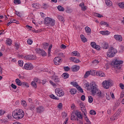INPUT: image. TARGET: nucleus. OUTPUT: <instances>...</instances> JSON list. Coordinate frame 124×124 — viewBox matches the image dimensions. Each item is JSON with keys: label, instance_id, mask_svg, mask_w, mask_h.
Instances as JSON below:
<instances>
[{"label": "nucleus", "instance_id": "f257e3e1", "mask_svg": "<svg viewBox=\"0 0 124 124\" xmlns=\"http://www.w3.org/2000/svg\"><path fill=\"white\" fill-rule=\"evenodd\" d=\"M85 87L88 90H91L92 95H97L98 97L101 96V91L98 89L97 85H96L95 82H92L90 84L86 83Z\"/></svg>", "mask_w": 124, "mask_h": 124}, {"label": "nucleus", "instance_id": "f03ea898", "mask_svg": "<svg viewBox=\"0 0 124 124\" xmlns=\"http://www.w3.org/2000/svg\"><path fill=\"white\" fill-rule=\"evenodd\" d=\"M12 116L14 119H16V120H21V119L24 118L25 113L23 110L19 109L13 112Z\"/></svg>", "mask_w": 124, "mask_h": 124}, {"label": "nucleus", "instance_id": "7ed1b4c3", "mask_svg": "<svg viewBox=\"0 0 124 124\" xmlns=\"http://www.w3.org/2000/svg\"><path fill=\"white\" fill-rule=\"evenodd\" d=\"M123 63H124L123 61H119L118 59H115L112 62V64L115 68L116 72L118 73L121 71V67L119 66H120V64H123Z\"/></svg>", "mask_w": 124, "mask_h": 124}, {"label": "nucleus", "instance_id": "20e7f679", "mask_svg": "<svg viewBox=\"0 0 124 124\" xmlns=\"http://www.w3.org/2000/svg\"><path fill=\"white\" fill-rule=\"evenodd\" d=\"M55 20L50 17H46L44 20V24L48 27H53V26H55Z\"/></svg>", "mask_w": 124, "mask_h": 124}, {"label": "nucleus", "instance_id": "39448f33", "mask_svg": "<svg viewBox=\"0 0 124 124\" xmlns=\"http://www.w3.org/2000/svg\"><path fill=\"white\" fill-rule=\"evenodd\" d=\"M117 51L116 48H114L113 47H111L107 53V57L108 58H113L115 57V55L117 54Z\"/></svg>", "mask_w": 124, "mask_h": 124}, {"label": "nucleus", "instance_id": "423d86ee", "mask_svg": "<svg viewBox=\"0 0 124 124\" xmlns=\"http://www.w3.org/2000/svg\"><path fill=\"white\" fill-rule=\"evenodd\" d=\"M103 86L105 89H106L107 90H108L109 89V87H111V86H113V81L111 80H105L102 83Z\"/></svg>", "mask_w": 124, "mask_h": 124}, {"label": "nucleus", "instance_id": "0eeeda50", "mask_svg": "<svg viewBox=\"0 0 124 124\" xmlns=\"http://www.w3.org/2000/svg\"><path fill=\"white\" fill-rule=\"evenodd\" d=\"M35 51L37 54L41 55V56H42V57H46V56H47V53L43 49H41L40 48H36Z\"/></svg>", "mask_w": 124, "mask_h": 124}, {"label": "nucleus", "instance_id": "6e6552de", "mask_svg": "<svg viewBox=\"0 0 124 124\" xmlns=\"http://www.w3.org/2000/svg\"><path fill=\"white\" fill-rule=\"evenodd\" d=\"M56 94L58 96H63L64 95V92L61 91V88H57L55 89Z\"/></svg>", "mask_w": 124, "mask_h": 124}, {"label": "nucleus", "instance_id": "1a4fd4ad", "mask_svg": "<svg viewBox=\"0 0 124 124\" xmlns=\"http://www.w3.org/2000/svg\"><path fill=\"white\" fill-rule=\"evenodd\" d=\"M53 62H54V64H55L56 65H60L62 61L60 57H57L54 59Z\"/></svg>", "mask_w": 124, "mask_h": 124}, {"label": "nucleus", "instance_id": "9d476101", "mask_svg": "<svg viewBox=\"0 0 124 124\" xmlns=\"http://www.w3.org/2000/svg\"><path fill=\"white\" fill-rule=\"evenodd\" d=\"M24 68L27 70H31L33 68V65L31 63H26L24 66Z\"/></svg>", "mask_w": 124, "mask_h": 124}, {"label": "nucleus", "instance_id": "9b49d317", "mask_svg": "<svg viewBox=\"0 0 124 124\" xmlns=\"http://www.w3.org/2000/svg\"><path fill=\"white\" fill-rule=\"evenodd\" d=\"M114 38L116 40H117V41H119V42L123 41V37L121 35H114Z\"/></svg>", "mask_w": 124, "mask_h": 124}, {"label": "nucleus", "instance_id": "f8f14e48", "mask_svg": "<svg viewBox=\"0 0 124 124\" xmlns=\"http://www.w3.org/2000/svg\"><path fill=\"white\" fill-rule=\"evenodd\" d=\"M25 60H28V61H31V60H35V57L33 55H27L24 57Z\"/></svg>", "mask_w": 124, "mask_h": 124}, {"label": "nucleus", "instance_id": "ddd939ff", "mask_svg": "<svg viewBox=\"0 0 124 124\" xmlns=\"http://www.w3.org/2000/svg\"><path fill=\"white\" fill-rule=\"evenodd\" d=\"M36 110L37 113H42V112H44V107L43 106H39L37 108H36Z\"/></svg>", "mask_w": 124, "mask_h": 124}, {"label": "nucleus", "instance_id": "4468645a", "mask_svg": "<svg viewBox=\"0 0 124 124\" xmlns=\"http://www.w3.org/2000/svg\"><path fill=\"white\" fill-rule=\"evenodd\" d=\"M70 61H71L73 62H75V63H78L80 62V60L78 59L75 57H70Z\"/></svg>", "mask_w": 124, "mask_h": 124}, {"label": "nucleus", "instance_id": "2eb2a0df", "mask_svg": "<svg viewBox=\"0 0 124 124\" xmlns=\"http://www.w3.org/2000/svg\"><path fill=\"white\" fill-rule=\"evenodd\" d=\"M71 69L72 70V71H73L74 72H76V71H78V70L80 69V67H79V66L75 65L71 67Z\"/></svg>", "mask_w": 124, "mask_h": 124}, {"label": "nucleus", "instance_id": "dca6fc26", "mask_svg": "<svg viewBox=\"0 0 124 124\" xmlns=\"http://www.w3.org/2000/svg\"><path fill=\"white\" fill-rule=\"evenodd\" d=\"M75 115L77 116V117H78V119H80L81 120L83 119V116H82L81 112L78 111V110H76Z\"/></svg>", "mask_w": 124, "mask_h": 124}, {"label": "nucleus", "instance_id": "f3484780", "mask_svg": "<svg viewBox=\"0 0 124 124\" xmlns=\"http://www.w3.org/2000/svg\"><path fill=\"white\" fill-rule=\"evenodd\" d=\"M96 76H98V77H104L105 74L101 71H98L96 72Z\"/></svg>", "mask_w": 124, "mask_h": 124}, {"label": "nucleus", "instance_id": "a211bd4d", "mask_svg": "<svg viewBox=\"0 0 124 124\" xmlns=\"http://www.w3.org/2000/svg\"><path fill=\"white\" fill-rule=\"evenodd\" d=\"M79 6L81 7V10L86 11L87 10V6H85V4L83 2L79 4Z\"/></svg>", "mask_w": 124, "mask_h": 124}, {"label": "nucleus", "instance_id": "6ab92c4d", "mask_svg": "<svg viewBox=\"0 0 124 124\" xmlns=\"http://www.w3.org/2000/svg\"><path fill=\"white\" fill-rule=\"evenodd\" d=\"M109 47V45L107 43L104 42L102 44V48L103 49H108Z\"/></svg>", "mask_w": 124, "mask_h": 124}, {"label": "nucleus", "instance_id": "aec40b11", "mask_svg": "<svg viewBox=\"0 0 124 124\" xmlns=\"http://www.w3.org/2000/svg\"><path fill=\"white\" fill-rule=\"evenodd\" d=\"M52 80L55 82V83H59L60 82V78H59V77L57 76H55L52 78Z\"/></svg>", "mask_w": 124, "mask_h": 124}, {"label": "nucleus", "instance_id": "412c9836", "mask_svg": "<svg viewBox=\"0 0 124 124\" xmlns=\"http://www.w3.org/2000/svg\"><path fill=\"white\" fill-rule=\"evenodd\" d=\"M72 54H73V56H76L78 57V58H80L81 57L80 53L77 51H73Z\"/></svg>", "mask_w": 124, "mask_h": 124}, {"label": "nucleus", "instance_id": "4be33fe9", "mask_svg": "<svg viewBox=\"0 0 124 124\" xmlns=\"http://www.w3.org/2000/svg\"><path fill=\"white\" fill-rule=\"evenodd\" d=\"M80 38L82 42H84V43H85V42H87V38L85 37V36H84V35L83 34L80 35Z\"/></svg>", "mask_w": 124, "mask_h": 124}, {"label": "nucleus", "instance_id": "5701e85b", "mask_svg": "<svg viewBox=\"0 0 124 124\" xmlns=\"http://www.w3.org/2000/svg\"><path fill=\"white\" fill-rule=\"evenodd\" d=\"M105 2L107 6H112V1L110 0H106Z\"/></svg>", "mask_w": 124, "mask_h": 124}, {"label": "nucleus", "instance_id": "b1692460", "mask_svg": "<svg viewBox=\"0 0 124 124\" xmlns=\"http://www.w3.org/2000/svg\"><path fill=\"white\" fill-rule=\"evenodd\" d=\"M62 76L64 79H67L69 78V74L67 73H64L62 75Z\"/></svg>", "mask_w": 124, "mask_h": 124}, {"label": "nucleus", "instance_id": "393cba45", "mask_svg": "<svg viewBox=\"0 0 124 124\" xmlns=\"http://www.w3.org/2000/svg\"><path fill=\"white\" fill-rule=\"evenodd\" d=\"M6 44L7 45H9V46H10L11 44H12V41L10 39H7L6 40Z\"/></svg>", "mask_w": 124, "mask_h": 124}, {"label": "nucleus", "instance_id": "a878e982", "mask_svg": "<svg viewBox=\"0 0 124 124\" xmlns=\"http://www.w3.org/2000/svg\"><path fill=\"white\" fill-rule=\"evenodd\" d=\"M118 5L120 7V8H121L122 9H124V2H121L119 3Z\"/></svg>", "mask_w": 124, "mask_h": 124}, {"label": "nucleus", "instance_id": "bb28decb", "mask_svg": "<svg viewBox=\"0 0 124 124\" xmlns=\"http://www.w3.org/2000/svg\"><path fill=\"white\" fill-rule=\"evenodd\" d=\"M100 33L102 35H109L110 32L109 31H100Z\"/></svg>", "mask_w": 124, "mask_h": 124}, {"label": "nucleus", "instance_id": "cd10ccee", "mask_svg": "<svg viewBox=\"0 0 124 124\" xmlns=\"http://www.w3.org/2000/svg\"><path fill=\"white\" fill-rule=\"evenodd\" d=\"M119 115L115 114H114L112 117L110 118V120L111 121H115V120H117V119H118V117Z\"/></svg>", "mask_w": 124, "mask_h": 124}, {"label": "nucleus", "instance_id": "c85d7f7f", "mask_svg": "<svg viewBox=\"0 0 124 124\" xmlns=\"http://www.w3.org/2000/svg\"><path fill=\"white\" fill-rule=\"evenodd\" d=\"M16 84L18 86H22V82H21V80H20V79H19V78H16Z\"/></svg>", "mask_w": 124, "mask_h": 124}, {"label": "nucleus", "instance_id": "c756f323", "mask_svg": "<svg viewBox=\"0 0 124 124\" xmlns=\"http://www.w3.org/2000/svg\"><path fill=\"white\" fill-rule=\"evenodd\" d=\"M57 8L59 11H62V12H63V11H64V8L61 5H59L57 7Z\"/></svg>", "mask_w": 124, "mask_h": 124}, {"label": "nucleus", "instance_id": "7c9ffc66", "mask_svg": "<svg viewBox=\"0 0 124 124\" xmlns=\"http://www.w3.org/2000/svg\"><path fill=\"white\" fill-rule=\"evenodd\" d=\"M58 20H60L61 22H62V23H63V22H64V18H63V17L62 16H58Z\"/></svg>", "mask_w": 124, "mask_h": 124}, {"label": "nucleus", "instance_id": "2f4dec72", "mask_svg": "<svg viewBox=\"0 0 124 124\" xmlns=\"http://www.w3.org/2000/svg\"><path fill=\"white\" fill-rule=\"evenodd\" d=\"M91 75L90 71H87L84 76V78H88Z\"/></svg>", "mask_w": 124, "mask_h": 124}, {"label": "nucleus", "instance_id": "473e14b6", "mask_svg": "<svg viewBox=\"0 0 124 124\" xmlns=\"http://www.w3.org/2000/svg\"><path fill=\"white\" fill-rule=\"evenodd\" d=\"M89 72H90V75H92V76H95V75H96V70H91Z\"/></svg>", "mask_w": 124, "mask_h": 124}, {"label": "nucleus", "instance_id": "72a5a7b5", "mask_svg": "<svg viewBox=\"0 0 124 124\" xmlns=\"http://www.w3.org/2000/svg\"><path fill=\"white\" fill-rule=\"evenodd\" d=\"M77 92V91L75 89H71L70 91V93H71V94H75Z\"/></svg>", "mask_w": 124, "mask_h": 124}, {"label": "nucleus", "instance_id": "f704fd0d", "mask_svg": "<svg viewBox=\"0 0 124 124\" xmlns=\"http://www.w3.org/2000/svg\"><path fill=\"white\" fill-rule=\"evenodd\" d=\"M66 12L67 13H72V10L71 9V8H70V7H67Z\"/></svg>", "mask_w": 124, "mask_h": 124}, {"label": "nucleus", "instance_id": "c9c22d12", "mask_svg": "<svg viewBox=\"0 0 124 124\" xmlns=\"http://www.w3.org/2000/svg\"><path fill=\"white\" fill-rule=\"evenodd\" d=\"M93 98L92 96H89L88 97V102L89 103H93Z\"/></svg>", "mask_w": 124, "mask_h": 124}, {"label": "nucleus", "instance_id": "e433bc0d", "mask_svg": "<svg viewBox=\"0 0 124 124\" xmlns=\"http://www.w3.org/2000/svg\"><path fill=\"white\" fill-rule=\"evenodd\" d=\"M71 85H72V86H74V87H75L76 88H78V83L76 82H71Z\"/></svg>", "mask_w": 124, "mask_h": 124}, {"label": "nucleus", "instance_id": "4c0bfd02", "mask_svg": "<svg viewBox=\"0 0 124 124\" xmlns=\"http://www.w3.org/2000/svg\"><path fill=\"white\" fill-rule=\"evenodd\" d=\"M80 110H81V111L84 113V116H86V113H87V110H86V108L83 107L80 108Z\"/></svg>", "mask_w": 124, "mask_h": 124}, {"label": "nucleus", "instance_id": "58836bf2", "mask_svg": "<svg viewBox=\"0 0 124 124\" xmlns=\"http://www.w3.org/2000/svg\"><path fill=\"white\" fill-rule=\"evenodd\" d=\"M48 46H49V44L47 43H45L43 44L44 49H47V48H48Z\"/></svg>", "mask_w": 124, "mask_h": 124}, {"label": "nucleus", "instance_id": "ea45409f", "mask_svg": "<svg viewBox=\"0 0 124 124\" xmlns=\"http://www.w3.org/2000/svg\"><path fill=\"white\" fill-rule=\"evenodd\" d=\"M100 24V25H104V26H106V27H108L109 26V24L105 21H101Z\"/></svg>", "mask_w": 124, "mask_h": 124}, {"label": "nucleus", "instance_id": "a19ab883", "mask_svg": "<svg viewBox=\"0 0 124 124\" xmlns=\"http://www.w3.org/2000/svg\"><path fill=\"white\" fill-rule=\"evenodd\" d=\"M21 86L23 87H26V88H29V84L27 82H22Z\"/></svg>", "mask_w": 124, "mask_h": 124}, {"label": "nucleus", "instance_id": "79ce46f5", "mask_svg": "<svg viewBox=\"0 0 124 124\" xmlns=\"http://www.w3.org/2000/svg\"><path fill=\"white\" fill-rule=\"evenodd\" d=\"M50 98H52V99H55L56 100H59V98H57V97L55 96V95L51 94L50 96Z\"/></svg>", "mask_w": 124, "mask_h": 124}, {"label": "nucleus", "instance_id": "37998d69", "mask_svg": "<svg viewBox=\"0 0 124 124\" xmlns=\"http://www.w3.org/2000/svg\"><path fill=\"white\" fill-rule=\"evenodd\" d=\"M77 88L78 90V91L80 92V93H84L83 89H82V88H81V87H80L79 86H78Z\"/></svg>", "mask_w": 124, "mask_h": 124}, {"label": "nucleus", "instance_id": "c03bdc74", "mask_svg": "<svg viewBox=\"0 0 124 124\" xmlns=\"http://www.w3.org/2000/svg\"><path fill=\"white\" fill-rule=\"evenodd\" d=\"M15 46L16 49V50H18V49H19V48H20V44L19 43H18V42L15 43Z\"/></svg>", "mask_w": 124, "mask_h": 124}, {"label": "nucleus", "instance_id": "a18cd8bd", "mask_svg": "<svg viewBox=\"0 0 124 124\" xmlns=\"http://www.w3.org/2000/svg\"><path fill=\"white\" fill-rule=\"evenodd\" d=\"M91 47H92V48H95V46H96V43L94 42H92L91 43Z\"/></svg>", "mask_w": 124, "mask_h": 124}, {"label": "nucleus", "instance_id": "49530a36", "mask_svg": "<svg viewBox=\"0 0 124 124\" xmlns=\"http://www.w3.org/2000/svg\"><path fill=\"white\" fill-rule=\"evenodd\" d=\"M18 63L19 66L22 67L23 65H24V62L23 61H18Z\"/></svg>", "mask_w": 124, "mask_h": 124}, {"label": "nucleus", "instance_id": "de8ad7c7", "mask_svg": "<svg viewBox=\"0 0 124 124\" xmlns=\"http://www.w3.org/2000/svg\"><path fill=\"white\" fill-rule=\"evenodd\" d=\"M124 46H120L119 47V51L121 53H123V52H124Z\"/></svg>", "mask_w": 124, "mask_h": 124}, {"label": "nucleus", "instance_id": "09e8293b", "mask_svg": "<svg viewBox=\"0 0 124 124\" xmlns=\"http://www.w3.org/2000/svg\"><path fill=\"white\" fill-rule=\"evenodd\" d=\"M63 69L65 71L67 72L69 71L70 70V68L68 66H64L63 67Z\"/></svg>", "mask_w": 124, "mask_h": 124}, {"label": "nucleus", "instance_id": "8fccbe9b", "mask_svg": "<svg viewBox=\"0 0 124 124\" xmlns=\"http://www.w3.org/2000/svg\"><path fill=\"white\" fill-rule=\"evenodd\" d=\"M90 114V115H96V112L94 110H91Z\"/></svg>", "mask_w": 124, "mask_h": 124}, {"label": "nucleus", "instance_id": "3c124183", "mask_svg": "<svg viewBox=\"0 0 124 124\" xmlns=\"http://www.w3.org/2000/svg\"><path fill=\"white\" fill-rule=\"evenodd\" d=\"M21 103L22 105H23V106H24L25 107H26V106H27V103L26 102V101L22 100L21 101Z\"/></svg>", "mask_w": 124, "mask_h": 124}, {"label": "nucleus", "instance_id": "603ef678", "mask_svg": "<svg viewBox=\"0 0 124 124\" xmlns=\"http://www.w3.org/2000/svg\"><path fill=\"white\" fill-rule=\"evenodd\" d=\"M34 82H35V83H40V80H39V79H38V78H34Z\"/></svg>", "mask_w": 124, "mask_h": 124}, {"label": "nucleus", "instance_id": "864d4df0", "mask_svg": "<svg viewBox=\"0 0 124 124\" xmlns=\"http://www.w3.org/2000/svg\"><path fill=\"white\" fill-rule=\"evenodd\" d=\"M14 3H15V4H20L21 1L20 0H14Z\"/></svg>", "mask_w": 124, "mask_h": 124}, {"label": "nucleus", "instance_id": "5fc2aeb1", "mask_svg": "<svg viewBox=\"0 0 124 124\" xmlns=\"http://www.w3.org/2000/svg\"><path fill=\"white\" fill-rule=\"evenodd\" d=\"M31 85L32 87H33L34 88H36L37 87L36 83H35L34 81H32L31 83Z\"/></svg>", "mask_w": 124, "mask_h": 124}, {"label": "nucleus", "instance_id": "6e6d98bb", "mask_svg": "<svg viewBox=\"0 0 124 124\" xmlns=\"http://www.w3.org/2000/svg\"><path fill=\"white\" fill-rule=\"evenodd\" d=\"M95 16H96V17H98V18H101L102 17H103V16L98 13H96L95 14Z\"/></svg>", "mask_w": 124, "mask_h": 124}, {"label": "nucleus", "instance_id": "4d7b16f0", "mask_svg": "<svg viewBox=\"0 0 124 124\" xmlns=\"http://www.w3.org/2000/svg\"><path fill=\"white\" fill-rule=\"evenodd\" d=\"M27 43L29 44V45H31L32 44V40L31 39H28L27 40Z\"/></svg>", "mask_w": 124, "mask_h": 124}, {"label": "nucleus", "instance_id": "13d9d810", "mask_svg": "<svg viewBox=\"0 0 124 124\" xmlns=\"http://www.w3.org/2000/svg\"><path fill=\"white\" fill-rule=\"evenodd\" d=\"M85 31H91L92 30L89 27H86L85 28Z\"/></svg>", "mask_w": 124, "mask_h": 124}, {"label": "nucleus", "instance_id": "bf43d9fd", "mask_svg": "<svg viewBox=\"0 0 124 124\" xmlns=\"http://www.w3.org/2000/svg\"><path fill=\"white\" fill-rule=\"evenodd\" d=\"M79 106H80V108H83L85 107V105H84L83 102H80L79 103Z\"/></svg>", "mask_w": 124, "mask_h": 124}, {"label": "nucleus", "instance_id": "052dcab7", "mask_svg": "<svg viewBox=\"0 0 124 124\" xmlns=\"http://www.w3.org/2000/svg\"><path fill=\"white\" fill-rule=\"evenodd\" d=\"M11 86L12 87V88L13 89H14V90H16V89H17V86L16 85H15V84L12 83L11 85Z\"/></svg>", "mask_w": 124, "mask_h": 124}, {"label": "nucleus", "instance_id": "680f3d73", "mask_svg": "<svg viewBox=\"0 0 124 124\" xmlns=\"http://www.w3.org/2000/svg\"><path fill=\"white\" fill-rule=\"evenodd\" d=\"M85 120L87 123H88L89 124H91V122L89 120V118H88V117L86 116L85 118Z\"/></svg>", "mask_w": 124, "mask_h": 124}, {"label": "nucleus", "instance_id": "e2e57ef3", "mask_svg": "<svg viewBox=\"0 0 124 124\" xmlns=\"http://www.w3.org/2000/svg\"><path fill=\"white\" fill-rule=\"evenodd\" d=\"M7 117L9 120H11V119H12V114H8Z\"/></svg>", "mask_w": 124, "mask_h": 124}, {"label": "nucleus", "instance_id": "0e129e2a", "mask_svg": "<svg viewBox=\"0 0 124 124\" xmlns=\"http://www.w3.org/2000/svg\"><path fill=\"white\" fill-rule=\"evenodd\" d=\"M106 98L107 99H108V100H110V99H111V97L110 96V95L106 93Z\"/></svg>", "mask_w": 124, "mask_h": 124}, {"label": "nucleus", "instance_id": "69168bd1", "mask_svg": "<svg viewBox=\"0 0 124 124\" xmlns=\"http://www.w3.org/2000/svg\"><path fill=\"white\" fill-rule=\"evenodd\" d=\"M99 62V61H98L96 60H94L93 61V63H94V64H97Z\"/></svg>", "mask_w": 124, "mask_h": 124}, {"label": "nucleus", "instance_id": "338daca9", "mask_svg": "<svg viewBox=\"0 0 124 124\" xmlns=\"http://www.w3.org/2000/svg\"><path fill=\"white\" fill-rule=\"evenodd\" d=\"M86 99V97L85 96V95H82L81 96V99L82 101H85V99Z\"/></svg>", "mask_w": 124, "mask_h": 124}, {"label": "nucleus", "instance_id": "774afa93", "mask_svg": "<svg viewBox=\"0 0 124 124\" xmlns=\"http://www.w3.org/2000/svg\"><path fill=\"white\" fill-rule=\"evenodd\" d=\"M120 88L122 90L124 89V85L123 83H120Z\"/></svg>", "mask_w": 124, "mask_h": 124}]
</instances>
